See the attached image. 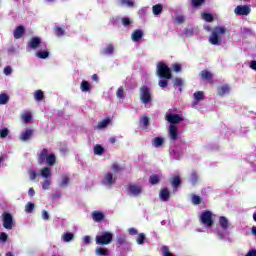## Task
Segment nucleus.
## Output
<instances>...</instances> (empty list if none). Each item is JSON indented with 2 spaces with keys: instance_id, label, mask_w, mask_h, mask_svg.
Masks as SVG:
<instances>
[{
  "instance_id": "obj_1",
  "label": "nucleus",
  "mask_w": 256,
  "mask_h": 256,
  "mask_svg": "<svg viewBox=\"0 0 256 256\" xmlns=\"http://www.w3.org/2000/svg\"><path fill=\"white\" fill-rule=\"evenodd\" d=\"M229 229H231V222H229V219L225 216H220L217 224L218 236L223 239V237L227 235V231H229Z\"/></svg>"
},
{
  "instance_id": "obj_2",
  "label": "nucleus",
  "mask_w": 256,
  "mask_h": 256,
  "mask_svg": "<svg viewBox=\"0 0 256 256\" xmlns=\"http://www.w3.org/2000/svg\"><path fill=\"white\" fill-rule=\"evenodd\" d=\"M225 33H227V29H225V27L214 28V30L212 31L209 37V43H211V45H219Z\"/></svg>"
},
{
  "instance_id": "obj_3",
  "label": "nucleus",
  "mask_w": 256,
  "mask_h": 256,
  "mask_svg": "<svg viewBox=\"0 0 256 256\" xmlns=\"http://www.w3.org/2000/svg\"><path fill=\"white\" fill-rule=\"evenodd\" d=\"M157 75L163 79H171V69L167 67V64L159 62L157 64Z\"/></svg>"
},
{
  "instance_id": "obj_4",
  "label": "nucleus",
  "mask_w": 256,
  "mask_h": 256,
  "mask_svg": "<svg viewBox=\"0 0 256 256\" xmlns=\"http://www.w3.org/2000/svg\"><path fill=\"white\" fill-rule=\"evenodd\" d=\"M116 181H117V177H115V174L109 171L102 176L101 185H104V187L111 189L112 185H114Z\"/></svg>"
},
{
  "instance_id": "obj_5",
  "label": "nucleus",
  "mask_w": 256,
  "mask_h": 256,
  "mask_svg": "<svg viewBox=\"0 0 256 256\" xmlns=\"http://www.w3.org/2000/svg\"><path fill=\"white\" fill-rule=\"evenodd\" d=\"M113 241V234L111 232H102L96 236L97 245H109Z\"/></svg>"
},
{
  "instance_id": "obj_6",
  "label": "nucleus",
  "mask_w": 256,
  "mask_h": 256,
  "mask_svg": "<svg viewBox=\"0 0 256 256\" xmlns=\"http://www.w3.org/2000/svg\"><path fill=\"white\" fill-rule=\"evenodd\" d=\"M200 222L204 227H213V213L211 211H204L200 215Z\"/></svg>"
},
{
  "instance_id": "obj_7",
  "label": "nucleus",
  "mask_w": 256,
  "mask_h": 256,
  "mask_svg": "<svg viewBox=\"0 0 256 256\" xmlns=\"http://www.w3.org/2000/svg\"><path fill=\"white\" fill-rule=\"evenodd\" d=\"M166 121H168V123H171V125H175L183 121V116L181 114H175L173 110H168L166 113Z\"/></svg>"
},
{
  "instance_id": "obj_8",
  "label": "nucleus",
  "mask_w": 256,
  "mask_h": 256,
  "mask_svg": "<svg viewBox=\"0 0 256 256\" xmlns=\"http://www.w3.org/2000/svg\"><path fill=\"white\" fill-rule=\"evenodd\" d=\"M140 99L144 105H147L151 101V91L147 86H143L140 89Z\"/></svg>"
},
{
  "instance_id": "obj_9",
  "label": "nucleus",
  "mask_w": 256,
  "mask_h": 256,
  "mask_svg": "<svg viewBox=\"0 0 256 256\" xmlns=\"http://www.w3.org/2000/svg\"><path fill=\"white\" fill-rule=\"evenodd\" d=\"M168 135L171 141H177V139H179V127L175 124H170Z\"/></svg>"
},
{
  "instance_id": "obj_10",
  "label": "nucleus",
  "mask_w": 256,
  "mask_h": 256,
  "mask_svg": "<svg viewBox=\"0 0 256 256\" xmlns=\"http://www.w3.org/2000/svg\"><path fill=\"white\" fill-rule=\"evenodd\" d=\"M4 229H13V216L9 213L2 214Z\"/></svg>"
},
{
  "instance_id": "obj_11",
  "label": "nucleus",
  "mask_w": 256,
  "mask_h": 256,
  "mask_svg": "<svg viewBox=\"0 0 256 256\" xmlns=\"http://www.w3.org/2000/svg\"><path fill=\"white\" fill-rule=\"evenodd\" d=\"M143 193V188L139 185H130L128 186V195H131L132 197H137Z\"/></svg>"
},
{
  "instance_id": "obj_12",
  "label": "nucleus",
  "mask_w": 256,
  "mask_h": 256,
  "mask_svg": "<svg viewBox=\"0 0 256 256\" xmlns=\"http://www.w3.org/2000/svg\"><path fill=\"white\" fill-rule=\"evenodd\" d=\"M234 13L236 15H249L251 13V8L249 6H237Z\"/></svg>"
},
{
  "instance_id": "obj_13",
  "label": "nucleus",
  "mask_w": 256,
  "mask_h": 256,
  "mask_svg": "<svg viewBox=\"0 0 256 256\" xmlns=\"http://www.w3.org/2000/svg\"><path fill=\"white\" fill-rule=\"evenodd\" d=\"M39 175H41L43 179H51V177L53 176V173L51 171V168L44 167L40 170Z\"/></svg>"
},
{
  "instance_id": "obj_14",
  "label": "nucleus",
  "mask_w": 256,
  "mask_h": 256,
  "mask_svg": "<svg viewBox=\"0 0 256 256\" xmlns=\"http://www.w3.org/2000/svg\"><path fill=\"white\" fill-rule=\"evenodd\" d=\"M40 43H41V38H39V37H33V38L28 42V47H30V49H37Z\"/></svg>"
},
{
  "instance_id": "obj_15",
  "label": "nucleus",
  "mask_w": 256,
  "mask_h": 256,
  "mask_svg": "<svg viewBox=\"0 0 256 256\" xmlns=\"http://www.w3.org/2000/svg\"><path fill=\"white\" fill-rule=\"evenodd\" d=\"M24 34H25V27L18 26L14 30V39H21V37H23Z\"/></svg>"
},
{
  "instance_id": "obj_16",
  "label": "nucleus",
  "mask_w": 256,
  "mask_h": 256,
  "mask_svg": "<svg viewBox=\"0 0 256 256\" xmlns=\"http://www.w3.org/2000/svg\"><path fill=\"white\" fill-rule=\"evenodd\" d=\"M143 39V30H136L132 33V41L135 43L141 41Z\"/></svg>"
},
{
  "instance_id": "obj_17",
  "label": "nucleus",
  "mask_w": 256,
  "mask_h": 256,
  "mask_svg": "<svg viewBox=\"0 0 256 256\" xmlns=\"http://www.w3.org/2000/svg\"><path fill=\"white\" fill-rule=\"evenodd\" d=\"M47 157H49V152L47 151V149H43L39 155L38 163H40V165H43V163L47 161Z\"/></svg>"
},
{
  "instance_id": "obj_18",
  "label": "nucleus",
  "mask_w": 256,
  "mask_h": 256,
  "mask_svg": "<svg viewBox=\"0 0 256 256\" xmlns=\"http://www.w3.org/2000/svg\"><path fill=\"white\" fill-rule=\"evenodd\" d=\"M159 197L161 201H169V197H171V194L169 193V190H167V188H164L160 190Z\"/></svg>"
},
{
  "instance_id": "obj_19",
  "label": "nucleus",
  "mask_w": 256,
  "mask_h": 256,
  "mask_svg": "<svg viewBox=\"0 0 256 256\" xmlns=\"http://www.w3.org/2000/svg\"><path fill=\"white\" fill-rule=\"evenodd\" d=\"M33 135V130H26L20 134V140L21 141H29L31 139V136Z\"/></svg>"
},
{
  "instance_id": "obj_20",
  "label": "nucleus",
  "mask_w": 256,
  "mask_h": 256,
  "mask_svg": "<svg viewBox=\"0 0 256 256\" xmlns=\"http://www.w3.org/2000/svg\"><path fill=\"white\" fill-rule=\"evenodd\" d=\"M104 217H105V215L100 211H94L92 213V218L94 221H97V222L103 221Z\"/></svg>"
},
{
  "instance_id": "obj_21",
  "label": "nucleus",
  "mask_w": 256,
  "mask_h": 256,
  "mask_svg": "<svg viewBox=\"0 0 256 256\" xmlns=\"http://www.w3.org/2000/svg\"><path fill=\"white\" fill-rule=\"evenodd\" d=\"M163 143H165V139L161 138V137H156L152 140V145L153 147L159 148L163 145Z\"/></svg>"
},
{
  "instance_id": "obj_22",
  "label": "nucleus",
  "mask_w": 256,
  "mask_h": 256,
  "mask_svg": "<svg viewBox=\"0 0 256 256\" xmlns=\"http://www.w3.org/2000/svg\"><path fill=\"white\" fill-rule=\"evenodd\" d=\"M21 119H22L23 123H31V120L33 119L31 112L22 113Z\"/></svg>"
},
{
  "instance_id": "obj_23",
  "label": "nucleus",
  "mask_w": 256,
  "mask_h": 256,
  "mask_svg": "<svg viewBox=\"0 0 256 256\" xmlns=\"http://www.w3.org/2000/svg\"><path fill=\"white\" fill-rule=\"evenodd\" d=\"M152 13L153 15H161L163 13V5L156 4L152 7Z\"/></svg>"
},
{
  "instance_id": "obj_24",
  "label": "nucleus",
  "mask_w": 256,
  "mask_h": 256,
  "mask_svg": "<svg viewBox=\"0 0 256 256\" xmlns=\"http://www.w3.org/2000/svg\"><path fill=\"white\" fill-rule=\"evenodd\" d=\"M36 57H38L39 59H47V57H49V50L45 49L37 51Z\"/></svg>"
},
{
  "instance_id": "obj_25",
  "label": "nucleus",
  "mask_w": 256,
  "mask_h": 256,
  "mask_svg": "<svg viewBox=\"0 0 256 256\" xmlns=\"http://www.w3.org/2000/svg\"><path fill=\"white\" fill-rule=\"evenodd\" d=\"M74 237L75 235H73V233L66 232L62 235V241H64V243H69L73 241Z\"/></svg>"
},
{
  "instance_id": "obj_26",
  "label": "nucleus",
  "mask_w": 256,
  "mask_h": 256,
  "mask_svg": "<svg viewBox=\"0 0 256 256\" xmlns=\"http://www.w3.org/2000/svg\"><path fill=\"white\" fill-rule=\"evenodd\" d=\"M229 91H231V88L227 85H223L218 89V95H229Z\"/></svg>"
},
{
  "instance_id": "obj_27",
  "label": "nucleus",
  "mask_w": 256,
  "mask_h": 256,
  "mask_svg": "<svg viewBox=\"0 0 256 256\" xmlns=\"http://www.w3.org/2000/svg\"><path fill=\"white\" fill-rule=\"evenodd\" d=\"M80 89L84 93H87V91H91V84H89V82H87L86 80H83L80 85Z\"/></svg>"
},
{
  "instance_id": "obj_28",
  "label": "nucleus",
  "mask_w": 256,
  "mask_h": 256,
  "mask_svg": "<svg viewBox=\"0 0 256 256\" xmlns=\"http://www.w3.org/2000/svg\"><path fill=\"white\" fill-rule=\"evenodd\" d=\"M201 78L204 79L205 81H211V77H213V74L207 70H203L201 73Z\"/></svg>"
},
{
  "instance_id": "obj_29",
  "label": "nucleus",
  "mask_w": 256,
  "mask_h": 256,
  "mask_svg": "<svg viewBox=\"0 0 256 256\" xmlns=\"http://www.w3.org/2000/svg\"><path fill=\"white\" fill-rule=\"evenodd\" d=\"M159 181H161V176L157 174L150 176L149 183H151V185H157Z\"/></svg>"
},
{
  "instance_id": "obj_30",
  "label": "nucleus",
  "mask_w": 256,
  "mask_h": 256,
  "mask_svg": "<svg viewBox=\"0 0 256 256\" xmlns=\"http://www.w3.org/2000/svg\"><path fill=\"white\" fill-rule=\"evenodd\" d=\"M194 99L195 101H203L205 99V93L203 91H198L194 93Z\"/></svg>"
},
{
  "instance_id": "obj_31",
  "label": "nucleus",
  "mask_w": 256,
  "mask_h": 256,
  "mask_svg": "<svg viewBox=\"0 0 256 256\" xmlns=\"http://www.w3.org/2000/svg\"><path fill=\"white\" fill-rule=\"evenodd\" d=\"M41 185L44 191L49 190L51 187V178H46L43 182H41Z\"/></svg>"
},
{
  "instance_id": "obj_32",
  "label": "nucleus",
  "mask_w": 256,
  "mask_h": 256,
  "mask_svg": "<svg viewBox=\"0 0 256 256\" xmlns=\"http://www.w3.org/2000/svg\"><path fill=\"white\" fill-rule=\"evenodd\" d=\"M109 123H111L110 119H104L98 123L97 129H105L109 125Z\"/></svg>"
},
{
  "instance_id": "obj_33",
  "label": "nucleus",
  "mask_w": 256,
  "mask_h": 256,
  "mask_svg": "<svg viewBox=\"0 0 256 256\" xmlns=\"http://www.w3.org/2000/svg\"><path fill=\"white\" fill-rule=\"evenodd\" d=\"M109 253V250L101 247L96 248V255L98 256H107Z\"/></svg>"
},
{
  "instance_id": "obj_34",
  "label": "nucleus",
  "mask_w": 256,
  "mask_h": 256,
  "mask_svg": "<svg viewBox=\"0 0 256 256\" xmlns=\"http://www.w3.org/2000/svg\"><path fill=\"white\" fill-rule=\"evenodd\" d=\"M119 5H122V7H133L134 2L133 0H119Z\"/></svg>"
},
{
  "instance_id": "obj_35",
  "label": "nucleus",
  "mask_w": 256,
  "mask_h": 256,
  "mask_svg": "<svg viewBox=\"0 0 256 256\" xmlns=\"http://www.w3.org/2000/svg\"><path fill=\"white\" fill-rule=\"evenodd\" d=\"M146 239H147V237H145V234L140 233V234L137 236L136 241H137L138 245H143V243H145Z\"/></svg>"
},
{
  "instance_id": "obj_36",
  "label": "nucleus",
  "mask_w": 256,
  "mask_h": 256,
  "mask_svg": "<svg viewBox=\"0 0 256 256\" xmlns=\"http://www.w3.org/2000/svg\"><path fill=\"white\" fill-rule=\"evenodd\" d=\"M47 165L53 166L55 165V156L53 154H50L46 158Z\"/></svg>"
},
{
  "instance_id": "obj_37",
  "label": "nucleus",
  "mask_w": 256,
  "mask_h": 256,
  "mask_svg": "<svg viewBox=\"0 0 256 256\" xmlns=\"http://www.w3.org/2000/svg\"><path fill=\"white\" fill-rule=\"evenodd\" d=\"M43 91L41 90H37L35 93H34V99L36 101H43Z\"/></svg>"
},
{
  "instance_id": "obj_38",
  "label": "nucleus",
  "mask_w": 256,
  "mask_h": 256,
  "mask_svg": "<svg viewBox=\"0 0 256 256\" xmlns=\"http://www.w3.org/2000/svg\"><path fill=\"white\" fill-rule=\"evenodd\" d=\"M33 209H35V204L28 202L25 206L26 213H33Z\"/></svg>"
},
{
  "instance_id": "obj_39",
  "label": "nucleus",
  "mask_w": 256,
  "mask_h": 256,
  "mask_svg": "<svg viewBox=\"0 0 256 256\" xmlns=\"http://www.w3.org/2000/svg\"><path fill=\"white\" fill-rule=\"evenodd\" d=\"M9 101V96L7 94H0V105H5Z\"/></svg>"
},
{
  "instance_id": "obj_40",
  "label": "nucleus",
  "mask_w": 256,
  "mask_h": 256,
  "mask_svg": "<svg viewBox=\"0 0 256 256\" xmlns=\"http://www.w3.org/2000/svg\"><path fill=\"white\" fill-rule=\"evenodd\" d=\"M105 150L103 149V147L101 145H97L94 147V154L95 155H103V152Z\"/></svg>"
},
{
  "instance_id": "obj_41",
  "label": "nucleus",
  "mask_w": 256,
  "mask_h": 256,
  "mask_svg": "<svg viewBox=\"0 0 256 256\" xmlns=\"http://www.w3.org/2000/svg\"><path fill=\"white\" fill-rule=\"evenodd\" d=\"M114 51L113 45L109 44L104 50V55H111Z\"/></svg>"
},
{
  "instance_id": "obj_42",
  "label": "nucleus",
  "mask_w": 256,
  "mask_h": 256,
  "mask_svg": "<svg viewBox=\"0 0 256 256\" xmlns=\"http://www.w3.org/2000/svg\"><path fill=\"white\" fill-rule=\"evenodd\" d=\"M178 185H181V179L179 178V176H175L172 181V187L177 189Z\"/></svg>"
},
{
  "instance_id": "obj_43",
  "label": "nucleus",
  "mask_w": 256,
  "mask_h": 256,
  "mask_svg": "<svg viewBox=\"0 0 256 256\" xmlns=\"http://www.w3.org/2000/svg\"><path fill=\"white\" fill-rule=\"evenodd\" d=\"M202 19H204V21H207L208 23H211V21H213V15L209 13L202 14Z\"/></svg>"
},
{
  "instance_id": "obj_44",
  "label": "nucleus",
  "mask_w": 256,
  "mask_h": 256,
  "mask_svg": "<svg viewBox=\"0 0 256 256\" xmlns=\"http://www.w3.org/2000/svg\"><path fill=\"white\" fill-rule=\"evenodd\" d=\"M111 171L112 173H119V171H121V166L118 165L117 163H114L111 166Z\"/></svg>"
},
{
  "instance_id": "obj_45",
  "label": "nucleus",
  "mask_w": 256,
  "mask_h": 256,
  "mask_svg": "<svg viewBox=\"0 0 256 256\" xmlns=\"http://www.w3.org/2000/svg\"><path fill=\"white\" fill-rule=\"evenodd\" d=\"M8 235L5 232H0V243H7Z\"/></svg>"
},
{
  "instance_id": "obj_46",
  "label": "nucleus",
  "mask_w": 256,
  "mask_h": 256,
  "mask_svg": "<svg viewBox=\"0 0 256 256\" xmlns=\"http://www.w3.org/2000/svg\"><path fill=\"white\" fill-rule=\"evenodd\" d=\"M9 135V130L7 128L0 129V137L1 139H5Z\"/></svg>"
},
{
  "instance_id": "obj_47",
  "label": "nucleus",
  "mask_w": 256,
  "mask_h": 256,
  "mask_svg": "<svg viewBox=\"0 0 256 256\" xmlns=\"http://www.w3.org/2000/svg\"><path fill=\"white\" fill-rule=\"evenodd\" d=\"M66 185H69V177L64 176L62 177V180L60 182L61 187H66Z\"/></svg>"
},
{
  "instance_id": "obj_48",
  "label": "nucleus",
  "mask_w": 256,
  "mask_h": 256,
  "mask_svg": "<svg viewBox=\"0 0 256 256\" xmlns=\"http://www.w3.org/2000/svg\"><path fill=\"white\" fill-rule=\"evenodd\" d=\"M183 79L181 78H176L174 80V87H183Z\"/></svg>"
},
{
  "instance_id": "obj_49",
  "label": "nucleus",
  "mask_w": 256,
  "mask_h": 256,
  "mask_svg": "<svg viewBox=\"0 0 256 256\" xmlns=\"http://www.w3.org/2000/svg\"><path fill=\"white\" fill-rule=\"evenodd\" d=\"M191 3L194 7H199L205 3V0H191Z\"/></svg>"
},
{
  "instance_id": "obj_50",
  "label": "nucleus",
  "mask_w": 256,
  "mask_h": 256,
  "mask_svg": "<svg viewBox=\"0 0 256 256\" xmlns=\"http://www.w3.org/2000/svg\"><path fill=\"white\" fill-rule=\"evenodd\" d=\"M192 203L194 205H199V203H201V197L197 196V195H193L192 196Z\"/></svg>"
},
{
  "instance_id": "obj_51",
  "label": "nucleus",
  "mask_w": 256,
  "mask_h": 256,
  "mask_svg": "<svg viewBox=\"0 0 256 256\" xmlns=\"http://www.w3.org/2000/svg\"><path fill=\"white\" fill-rule=\"evenodd\" d=\"M116 95H117L118 99H123V97H125V93L123 91V88H121V87L118 88Z\"/></svg>"
},
{
  "instance_id": "obj_52",
  "label": "nucleus",
  "mask_w": 256,
  "mask_h": 256,
  "mask_svg": "<svg viewBox=\"0 0 256 256\" xmlns=\"http://www.w3.org/2000/svg\"><path fill=\"white\" fill-rule=\"evenodd\" d=\"M29 178L31 179V181H35V179H37V172H35V170H30Z\"/></svg>"
},
{
  "instance_id": "obj_53",
  "label": "nucleus",
  "mask_w": 256,
  "mask_h": 256,
  "mask_svg": "<svg viewBox=\"0 0 256 256\" xmlns=\"http://www.w3.org/2000/svg\"><path fill=\"white\" fill-rule=\"evenodd\" d=\"M159 87H161L162 89L167 87L168 85V81H167V78L163 79V80H160L159 83H158Z\"/></svg>"
},
{
  "instance_id": "obj_54",
  "label": "nucleus",
  "mask_w": 256,
  "mask_h": 256,
  "mask_svg": "<svg viewBox=\"0 0 256 256\" xmlns=\"http://www.w3.org/2000/svg\"><path fill=\"white\" fill-rule=\"evenodd\" d=\"M162 251H163V253H164V256H175V255H173L171 252H169V248H168L167 246H164V247L162 248Z\"/></svg>"
},
{
  "instance_id": "obj_55",
  "label": "nucleus",
  "mask_w": 256,
  "mask_h": 256,
  "mask_svg": "<svg viewBox=\"0 0 256 256\" xmlns=\"http://www.w3.org/2000/svg\"><path fill=\"white\" fill-rule=\"evenodd\" d=\"M141 123L142 125H144V127H147V125H149V118L147 116H143L141 119Z\"/></svg>"
},
{
  "instance_id": "obj_56",
  "label": "nucleus",
  "mask_w": 256,
  "mask_h": 256,
  "mask_svg": "<svg viewBox=\"0 0 256 256\" xmlns=\"http://www.w3.org/2000/svg\"><path fill=\"white\" fill-rule=\"evenodd\" d=\"M172 69L176 72V73H179V71H181V64H173L172 65Z\"/></svg>"
},
{
  "instance_id": "obj_57",
  "label": "nucleus",
  "mask_w": 256,
  "mask_h": 256,
  "mask_svg": "<svg viewBox=\"0 0 256 256\" xmlns=\"http://www.w3.org/2000/svg\"><path fill=\"white\" fill-rule=\"evenodd\" d=\"M190 181L193 185H195V183H197V174L196 173H192L190 176Z\"/></svg>"
},
{
  "instance_id": "obj_58",
  "label": "nucleus",
  "mask_w": 256,
  "mask_h": 256,
  "mask_svg": "<svg viewBox=\"0 0 256 256\" xmlns=\"http://www.w3.org/2000/svg\"><path fill=\"white\" fill-rule=\"evenodd\" d=\"M13 73V69L10 66L4 68V75H11Z\"/></svg>"
},
{
  "instance_id": "obj_59",
  "label": "nucleus",
  "mask_w": 256,
  "mask_h": 256,
  "mask_svg": "<svg viewBox=\"0 0 256 256\" xmlns=\"http://www.w3.org/2000/svg\"><path fill=\"white\" fill-rule=\"evenodd\" d=\"M122 24L124 25V27H127V25H131V20L129 18H123Z\"/></svg>"
},
{
  "instance_id": "obj_60",
  "label": "nucleus",
  "mask_w": 256,
  "mask_h": 256,
  "mask_svg": "<svg viewBox=\"0 0 256 256\" xmlns=\"http://www.w3.org/2000/svg\"><path fill=\"white\" fill-rule=\"evenodd\" d=\"M176 22L178 23H184L185 22V16L179 15L176 17Z\"/></svg>"
},
{
  "instance_id": "obj_61",
  "label": "nucleus",
  "mask_w": 256,
  "mask_h": 256,
  "mask_svg": "<svg viewBox=\"0 0 256 256\" xmlns=\"http://www.w3.org/2000/svg\"><path fill=\"white\" fill-rule=\"evenodd\" d=\"M42 219H44L45 221H48L49 219V213H47L46 210L42 211Z\"/></svg>"
},
{
  "instance_id": "obj_62",
  "label": "nucleus",
  "mask_w": 256,
  "mask_h": 256,
  "mask_svg": "<svg viewBox=\"0 0 256 256\" xmlns=\"http://www.w3.org/2000/svg\"><path fill=\"white\" fill-rule=\"evenodd\" d=\"M56 35H57V37H61V35H63V29L57 27L56 28Z\"/></svg>"
},
{
  "instance_id": "obj_63",
  "label": "nucleus",
  "mask_w": 256,
  "mask_h": 256,
  "mask_svg": "<svg viewBox=\"0 0 256 256\" xmlns=\"http://www.w3.org/2000/svg\"><path fill=\"white\" fill-rule=\"evenodd\" d=\"M128 232L130 235H137V229H135V228H129Z\"/></svg>"
},
{
  "instance_id": "obj_64",
  "label": "nucleus",
  "mask_w": 256,
  "mask_h": 256,
  "mask_svg": "<svg viewBox=\"0 0 256 256\" xmlns=\"http://www.w3.org/2000/svg\"><path fill=\"white\" fill-rule=\"evenodd\" d=\"M250 67H251L254 71H256V61L250 62Z\"/></svg>"
}]
</instances>
